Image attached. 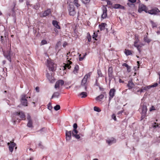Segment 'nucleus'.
Wrapping results in <instances>:
<instances>
[{"label":"nucleus","instance_id":"nucleus-1","mask_svg":"<svg viewBox=\"0 0 160 160\" xmlns=\"http://www.w3.org/2000/svg\"><path fill=\"white\" fill-rule=\"evenodd\" d=\"M69 14L70 16H73L76 13L75 8L73 5L70 4L68 8Z\"/></svg>","mask_w":160,"mask_h":160},{"label":"nucleus","instance_id":"nucleus-2","mask_svg":"<svg viewBox=\"0 0 160 160\" xmlns=\"http://www.w3.org/2000/svg\"><path fill=\"white\" fill-rule=\"evenodd\" d=\"M90 75L89 74H86L82 80L81 85L84 86L85 89H86V82H87V79L88 78L90 77Z\"/></svg>","mask_w":160,"mask_h":160},{"label":"nucleus","instance_id":"nucleus-3","mask_svg":"<svg viewBox=\"0 0 160 160\" xmlns=\"http://www.w3.org/2000/svg\"><path fill=\"white\" fill-rule=\"evenodd\" d=\"M28 97H26V95L25 94H22L21 96V103L22 105L25 106H28V102L27 98Z\"/></svg>","mask_w":160,"mask_h":160},{"label":"nucleus","instance_id":"nucleus-4","mask_svg":"<svg viewBox=\"0 0 160 160\" xmlns=\"http://www.w3.org/2000/svg\"><path fill=\"white\" fill-rule=\"evenodd\" d=\"M47 65L48 67L50 70L52 71L54 70L55 64L50 61L48 59L47 60Z\"/></svg>","mask_w":160,"mask_h":160},{"label":"nucleus","instance_id":"nucleus-5","mask_svg":"<svg viewBox=\"0 0 160 160\" xmlns=\"http://www.w3.org/2000/svg\"><path fill=\"white\" fill-rule=\"evenodd\" d=\"M116 92V90L114 88H112L111 89L109 92V102L108 103V106H109V104L110 102V101L112 99V98H113L114 96L115 93Z\"/></svg>","mask_w":160,"mask_h":160},{"label":"nucleus","instance_id":"nucleus-6","mask_svg":"<svg viewBox=\"0 0 160 160\" xmlns=\"http://www.w3.org/2000/svg\"><path fill=\"white\" fill-rule=\"evenodd\" d=\"M142 116L141 118L142 119H143L146 116V114L147 112V108L146 105L145 104H143L142 107Z\"/></svg>","mask_w":160,"mask_h":160},{"label":"nucleus","instance_id":"nucleus-7","mask_svg":"<svg viewBox=\"0 0 160 160\" xmlns=\"http://www.w3.org/2000/svg\"><path fill=\"white\" fill-rule=\"evenodd\" d=\"M3 54L4 57L7 58L10 62H11V56H12L11 51L10 50L7 52H3Z\"/></svg>","mask_w":160,"mask_h":160},{"label":"nucleus","instance_id":"nucleus-8","mask_svg":"<svg viewBox=\"0 0 160 160\" xmlns=\"http://www.w3.org/2000/svg\"><path fill=\"white\" fill-rule=\"evenodd\" d=\"M116 142V139L115 138L112 137L108 138L106 140V142L109 145H111L112 144L115 143Z\"/></svg>","mask_w":160,"mask_h":160},{"label":"nucleus","instance_id":"nucleus-9","mask_svg":"<svg viewBox=\"0 0 160 160\" xmlns=\"http://www.w3.org/2000/svg\"><path fill=\"white\" fill-rule=\"evenodd\" d=\"M14 115L15 117L17 118V119H18V117H19L22 120L24 119L25 117L24 114L22 112H16L15 113Z\"/></svg>","mask_w":160,"mask_h":160},{"label":"nucleus","instance_id":"nucleus-10","mask_svg":"<svg viewBox=\"0 0 160 160\" xmlns=\"http://www.w3.org/2000/svg\"><path fill=\"white\" fill-rule=\"evenodd\" d=\"M64 82L62 80H59L57 81L55 83V88L56 89L59 88L60 86H62L64 84Z\"/></svg>","mask_w":160,"mask_h":160},{"label":"nucleus","instance_id":"nucleus-11","mask_svg":"<svg viewBox=\"0 0 160 160\" xmlns=\"http://www.w3.org/2000/svg\"><path fill=\"white\" fill-rule=\"evenodd\" d=\"M147 8L144 5L142 4L139 5L138 9V11L139 12L141 13L142 11L147 12Z\"/></svg>","mask_w":160,"mask_h":160},{"label":"nucleus","instance_id":"nucleus-12","mask_svg":"<svg viewBox=\"0 0 160 160\" xmlns=\"http://www.w3.org/2000/svg\"><path fill=\"white\" fill-rule=\"evenodd\" d=\"M8 145L9 146V151L12 152L13 151L14 148L16 146V144L13 142H10L8 143Z\"/></svg>","mask_w":160,"mask_h":160},{"label":"nucleus","instance_id":"nucleus-13","mask_svg":"<svg viewBox=\"0 0 160 160\" xmlns=\"http://www.w3.org/2000/svg\"><path fill=\"white\" fill-rule=\"evenodd\" d=\"M113 70L112 68L111 67L108 68V76L109 77V80H111V79L113 78V76L112 75Z\"/></svg>","mask_w":160,"mask_h":160},{"label":"nucleus","instance_id":"nucleus-14","mask_svg":"<svg viewBox=\"0 0 160 160\" xmlns=\"http://www.w3.org/2000/svg\"><path fill=\"white\" fill-rule=\"evenodd\" d=\"M72 132L71 131H66V138L67 141H69L71 139V134Z\"/></svg>","mask_w":160,"mask_h":160},{"label":"nucleus","instance_id":"nucleus-15","mask_svg":"<svg viewBox=\"0 0 160 160\" xmlns=\"http://www.w3.org/2000/svg\"><path fill=\"white\" fill-rule=\"evenodd\" d=\"M158 12H159V10L157 8H155L151 10H149L147 12L148 13L152 15L156 14Z\"/></svg>","mask_w":160,"mask_h":160},{"label":"nucleus","instance_id":"nucleus-16","mask_svg":"<svg viewBox=\"0 0 160 160\" xmlns=\"http://www.w3.org/2000/svg\"><path fill=\"white\" fill-rule=\"evenodd\" d=\"M78 132V131L75 129H73V130L72 131V134L73 137H74L77 139H79L80 138V137L79 134H77Z\"/></svg>","mask_w":160,"mask_h":160},{"label":"nucleus","instance_id":"nucleus-17","mask_svg":"<svg viewBox=\"0 0 160 160\" xmlns=\"http://www.w3.org/2000/svg\"><path fill=\"white\" fill-rule=\"evenodd\" d=\"M51 13V10L50 9H48L42 13V17H45L48 16Z\"/></svg>","mask_w":160,"mask_h":160},{"label":"nucleus","instance_id":"nucleus-18","mask_svg":"<svg viewBox=\"0 0 160 160\" xmlns=\"http://www.w3.org/2000/svg\"><path fill=\"white\" fill-rule=\"evenodd\" d=\"M139 40L138 38L134 42V46L136 47L138 51L140 52V48L141 46H140V45L138 44V43L139 42Z\"/></svg>","mask_w":160,"mask_h":160},{"label":"nucleus","instance_id":"nucleus-19","mask_svg":"<svg viewBox=\"0 0 160 160\" xmlns=\"http://www.w3.org/2000/svg\"><path fill=\"white\" fill-rule=\"evenodd\" d=\"M67 63H66L64 66V69L65 70L67 68L68 69H69L71 68V66L70 65L72 63V62L68 60Z\"/></svg>","mask_w":160,"mask_h":160},{"label":"nucleus","instance_id":"nucleus-20","mask_svg":"<svg viewBox=\"0 0 160 160\" xmlns=\"http://www.w3.org/2000/svg\"><path fill=\"white\" fill-rule=\"evenodd\" d=\"M103 13L102 15V18L103 19H104L106 18L107 16V9L106 8L103 7L102 9Z\"/></svg>","mask_w":160,"mask_h":160},{"label":"nucleus","instance_id":"nucleus-21","mask_svg":"<svg viewBox=\"0 0 160 160\" xmlns=\"http://www.w3.org/2000/svg\"><path fill=\"white\" fill-rule=\"evenodd\" d=\"M134 83L132 82V80H129L128 83L127 85L129 89L132 88L134 86Z\"/></svg>","mask_w":160,"mask_h":160},{"label":"nucleus","instance_id":"nucleus-22","mask_svg":"<svg viewBox=\"0 0 160 160\" xmlns=\"http://www.w3.org/2000/svg\"><path fill=\"white\" fill-rule=\"evenodd\" d=\"M27 119L28 120V123L27 124V126L29 128H32V122L30 118V116H28L27 118Z\"/></svg>","mask_w":160,"mask_h":160},{"label":"nucleus","instance_id":"nucleus-23","mask_svg":"<svg viewBox=\"0 0 160 160\" xmlns=\"http://www.w3.org/2000/svg\"><path fill=\"white\" fill-rule=\"evenodd\" d=\"M136 0H128L127 5L129 7H131L133 6V3L136 2Z\"/></svg>","mask_w":160,"mask_h":160},{"label":"nucleus","instance_id":"nucleus-24","mask_svg":"<svg viewBox=\"0 0 160 160\" xmlns=\"http://www.w3.org/2000/svg\"><path fill=\"white\" fill-rule=\"evenodd\" d=\"M47 77L51 82H54V77L52 76H51L49 73H47Z\"/></svg>","mask_w":160,"mask_h":160},{"label":"nucleus","instance_id":"nucleus-25","mask_svg":"<svg viewBox=\"0 0 160 160\" xmlns=\"http://www.w3.org/2000/svg\"><path fill=\"white\" fill-rule=\"evenodd\" d=\"M106 24L105 23H102L101 24L99 25V27L100 30L102 31L104 30L105 29V27Z\"/></svg>","mask_w":160,"mask_h":160},{"label":"nucleus","instance_id":"nucleus-26","mask_svg":"<svg viewBox=\"0 0 160 160\" xmlns=\"http://www.w3.org/2000/svg\"><path fill=\"white\" fill-rule=\"evenodd\" d=\"M52 24L53 26L57 29H60V27L58 25V22L57 21L55 20H53L52 22Z\"/></svg>","mask_w":160,"mask_h":160},{"label":"nucleus","instance_id":"nucleus-27","mask_svg":"<svg viewBox=\"0 0 160 160\" xmlns=\"http://www.w3.org/2000/svg\"><path fill=\"white\" fill-rule=\"evenodd\" d=\"M79 70V66L78 65H76L75 66L73 72L75 74H76L78 72V71Z\"/></svg>","mask_w":160,"mask_h":160},{"label":"nucleus","instance_id":"nucleus-28","mask_svg":"<svg viewBox=\"0 0 160 160\" xmlns=\"http://www.w3.org/2000/svg\"><path fill=\"white\" fill-rule=\"evenodd\" d=\"M60 95V93L58 92H55L53 95L52 96V98H58L59 95Z\"/></svg>","mask_w":160,"mask_h":160},{"label":"nucleus","instance_id":"nucleus-29","mask_svg":"<svg viewBox=\"0 0 160 160\" xmlns=\"http://www.w3.org/2000/svg\"><path fill=\"white\" fill-rule=\"evenodd\" d=\"M104 98V95L103 94H101L96 98V99L97 101H100Z\"/></svg>","mask_w":160,"mask_h":160},{"label":"nucleus","instance_id":"nucleus-30","mask_svg":"<svg viewBox=\"0 0 160 160\" xmlns=\"http://www.w3.org/2000/svg\"><path fill=\"white\" fill-rule=\"evenodd\" d=\"M73 3L75 5L77 8L79 7L80 5L79 3V1L78 0H74L73 1Z\"/></svg>","mask_w":160,"mask_h":160},{"label":"nucleus","instance_id":"nucleus-31","mask_svg":"<svg viewBox=\"0 0 160 160\" xmlns=\"http://www.w3.org/2000/svg\"><path fill=\"white\" fill-rule=\"evenodd\" d=\"M125 53L127 56L131 55L132 54L131 50L127 49L125 50Z\"/></svg>","mask_w":160,"mask_h":160},{"label":"nucleus","instance_id":"nucleus-32","mask_svg":"<svg viewBox=\"0 0 160 160\" xmlns=\"http://www.w3.org/2000/svg\"><path fill=\"white\" fill-rule=\"evenodd\" d=\"M80 95V96H82L81 97L82 98H84L86 97L87 96V92H81Z\"/></svg>","mask_w":160,"mask_h":160},{"label":"nucleus","instance_id":"nucleus-33","mask_svg":"<svg viewBox=\"0 0 160 160\" xmlns=\"http://www.w3.org/2000/svg\"><path fill=\"white\" fill-rule=\"evenodd\" d=\"M82 3L85 4H88L90 2V0H81Z\"/></svg>","mask_w":160,"mask_h":160},{"label":"nucleus","instance_id":"nucleus-34","mask_svg":"<svg viewBox=\"0 0 160 160\" xmlns=\"http://www.w3.org/2000/svg\"><path fill=\"white\" fill-rule=\"evenodd\" d=\"M120 4H114L113 6V8L115 9H119Z\"/></svg>","mask_w":160,"mask_h":160},{"label":"nucleus","instance_id":"nucleus-35","mask_svg":"<svg viewBox=\"0 0 160 160\" xmlns=\"http://www.w3.org/2000/svg\"><path fill=\"white\" fill-rule=\"evenodd\" d=\"M144 41L147 43H149L151 41V40L150 39H149L148 38L147 36L144 37Z\"/></svg>","mask_w":160,"mask_h":160},{"label":"nucleus","instance_id":"nucleus-36","mask_svg":"<svg viewBox=\"0 0 160 160\" xmlns=\"http://www.w3.org/2000/svg\"><path fill=\"white\" fill-rule=\"evenodd\" d=\"M60 108V107L59 105H57L54 107V109L56 111H58Z\"/></svg>","mask_w":160,"mask_h":160},{"label":"nucleus","instance_id":"nucleus-37","mask_svg":"<svg viewBox=\"0 0 160 160\" xmlns=\"http://www.w3.org/2000/svg\"><path fill=\"white\" fill-rule=\"evenodd\" d=\"M158 124L156 122L154 123L152 125V127L154 128H155L158 127Z\"/></svg>","mask_w":160,"mask_h":160},{"label":"nucleus","instance_id":"nucleus-38","mask_svg":"<svg viewBox=\"0 0 160 160\" xmlns=\"http://www.w3.org/2000/svg\"><path fill=\"white\" fill-rule=\"evenodd\" d=\"M94 111L98 112H99L101 111L100 109L99 108L97 107H94Z\"/></svg>","mask_w":160,"mask_h":160},{"label":"nucleus","instance_id":"nucleus-39","mask_svg":"<svg viewBox=\"0 0 160 160\" xmlns=\"http://www.w3.org/2000/svg\"><path fill=\"white\" fill-rule=\"evenodd\" d=\"M87 38L88 41L89 42H90L91 41V37L90 35V34H89V33H87Z\"/></svg>","mask_w":160,"mask_h":160},{"label":"nucleus","instance_id":"nucleus-40","mask_svg":"<svg viewBox=\"0 0 160 160\" xmlns=\"http://www.w3.org/2000/svg\"><path fill=\"white\" fill-rule=\"evenodd\" d=\"M33 8L36 10H38L39 9L38 4L37 3L36 5L33 6Z\"/></svg>","mask_w":160,"mask_h":160},{"label":"nucleus","instance_id":"nucleus-41","mask_svg":"<svg viewBox=\"0 0 160 160\" xmlns=\"http://www.w3.org/2000/svg\"><path fill=\"white\" fill-rule=\"evenodd\" d=\"M98 72V74L99 77H102V72L101 71V70L99 69L97 71Z\"/></svg>","mask_w":160,"mask_h":160},{"label":"nucleus","instance_id":"nucleus-42","mask_svg":"<svg viewBox=\"0 0 160 160\" xmlns=\"http://www.w3.org/2000/svg\"><path fill=\"white\" fill-rule=\"evenodd\" d=\"M47 41H46L45 40H42L41 42V45H42L47 44Z\"/></svg>","mask_w":160,"mask_h":160},{"label":"nucleus","instance_id":"nucleus-43","mask_svg":"<svg viewBox=\"0 0 160 160\" xmlns=\"http://www.w3.org/2000/svg\"><path fill=\"white\" fill-rule=\"evenodd\" d=\"M48 108L49 110H51L52 108V104L51 102H49L48 105Z\"/></svg>","mask_w":160,"mask_h":160},{"label":"nucleus","instance_id":"nucleus-44","mask_svg":"<svg viewBox=\"0 0 160 160\" xmlns=\"http://www.w3.org/2000/svg\"><path fill=\"white\" fill-rule=\"evenodd\" d=\"M98 36V34L97 32H94L93 35V38H95V40H96V38H97Z\"/></svg>","mask_w":160,"mask_h":160},{"label":"nucleus","instance_id":"nucleus-45","mask_svg":"<svg viewBox=\"0 0 160 160\" xmlns=\"http://www.w3.org/2000/svg\"><path fill=\"white\" fill-rule=\"evenodd\" d=\"M147 90V88L142 87L140 90V92L142 93L144 92V90Z\"/></svg>","mask_w":160,"mask_h":160},{"label":"nucleus","instance_id":"nucleus-46","mask_svg":"<svg viewBox=\"0 0 160 160\" xmlns=\"http://www.w3.org/2000/svg\"><path fill=\"white\" fill-rule=\"evenodd\" d=\"M106 2L108 5H112V3L111 2V1L109 0H107Z\"/></svg>","mask_w":160,"mask_h":160},{"label":"nucleus","instance_id":"nucleus-47","mask_svg":"<svg viewBox=\"0 0 160 160\" xmlns=\"http://www.w3.org/2000/svg\"><path fill=\"white\" fill-rule=\"evenodd\" d=\"M150 22L152 24V28H154V27H156V24L153 21H151Z\"/></svg>","mask_w":160,"mask_h":160},{"label":"nucleus","instance_id":"nucleus-48","mask_svg":"<svg viewBox=\"0 0 160 160\" xmlns=\"http://www.w3.org/2000/svg\"><path fill=\"white\" fill-rule=\"evenodd\" d=\"M112 118L114 120H116V116L115 114H113L112 116Z\"/></svg>","mask_w":160,"mask_h":160},{"label":"nucleus","instance_id":"nucleus-49","mask_svg":"<svg viewBox=\"0 0 160 160\" xmlns=\"http://www.w3.org/2000/svg\"><path fill=\"white\" fill-rule=\"evenodd\" d=\"M73 128L74 129L76 130V128H77V125L76 123H74L73 125Z\"/></svg>","mask_w":160,"mask_h":160},{"label":"nucleus","instance_id":"nucleus-50","mask_svg":"<svg viewBox=\"0 0 160 160\" xmlns=\"http://www.w3.org/2000/svg\"><path fill=\"white\" fill-rule=\"evenodd\" d=\"M99 83L98 82V80L97 79L96 80V82L94 84V85L97 86H99Z\"/></svg>","mask_w":160,"mask_h":160},{"label":"nucleus","instance_id":"nucleus-51","mask_svg":"<svg viewBox=\"0 0 160 160\" xmlns=\"http://www.w3.org/2000/svg\"><path fill=\"white\" fill-rule=\"evenodd\" d=\"M158 85V84L157 83H155L151 85V86L152 87H155L157 86Z\"/></svg>","mask_w":160,"mask_h":160},{"label":"nucleus","instance_id":"nucleus-52","mask_svg":"<svg viewBox=\"0 0 160 160\" xmlns=\"http://www.w3.org/2000/svg\"><path fill=\"white\" fill-rule=\"evenodd\" d=\"M39 88L38 87H37L35 88V90L36 92H39Z\"/></svg>","mask_w":160,"mask_h":160},{"label":"nucleus","instance_id":"nucleus-53","mask_svg":"<svg viewBox=\"0 0 160 160\" xmlns=\"http://www.w3.org/2000/svg\"><path fill=\"white\" fill-rule=\"evenodd\" d=\"M119 9H125V7L122 5H120V6H119Z\"/></svg>","mask_w":160,"mask_h":160},{"label":"nucleus","instance_id":"nucleus-54","mask_svg":"<svg viewBox=\"0 0 160 160\" xmlns=\"http://www.w3.org/2000/svg\"><path fill=\"white\" fill-rule=\"evenodd\" d=\"M127 68L128 71V72H130V67L129 66H128V67H127Z\"/></svg>","mask_w":160,"mask_h":160},{"label":"nucleus","instance_id":"nucleus-55","mask_svg":"<svg viewBox=\"0 0 160 160\" xmlns=\"http://www.w3.org/2000/svg\"><path fill=\"white\" fill-rule=\"evenodd\" d=\"M128 65L126 63H123L122 64V66H124V67H128Z\"/></svg>","mask_w":160,"mask_h":160},{"label":"nucleus","instance_id":"nucleus-56","mask_svg":"<svg viewBox=\"0 0 160 160\" xmlns=\"http://www.w3.org/2000/svg\"><path fill=\"white\" fill-rule=\"evenodd\" d=\"M38 146L40 147L41 148H43V146L42 145L41 142H40L38 144Z\"/></svg>","mask_w":160,"mask_h":160},{"label":"nucleus","instance_id":"nucleus-57","mask_svg":"<svg viewBox=\"0 0 160 160\" xmlns=\"http://www.w3.org/2000/svg\"><path fill=\"white\" fill-rule=\"evenodd\" d=\"M145 88H147V89H149L151 88H152L151 85H149L148 86H147V87H145Z\"/></svg>","mask_w":160,"mask_h":160},{"label":"nucleus","instance_id":"nucleus-58","mask_svg":"<svg viewBox=\"0 0 160 160\" xmlns=\"http://www.w3.org/2000/svg\"><path fill=\"white\" fill-rule=\"evenodd\" d=\"M26 5L28 7L29 6H31V5L29 4V2H26Z\"/></svg>","mask_w":160,"mask_h":160},{"label":"nucleus","instance_id":"nucleus-59","mask_svg":"<svg viewBox=\"0 0 160 160\" xmlns=\"http://www.w3.org/2000/svg\"><path fill=\"white\" fill-rule=\"evenodd\" d=\"M84 58L83 57H79V60L80 61H82Z\"/></svg>","mask_w":160,"mask_h":160},{"label":"nucleus","instance_id":"nucleus-60","mask_svg":"<svg viewBox=\"0 0 160 160\" xmlns=\"http://www.w3.org/2000/svg\"><path fill=\"white\" fill-rule=\"evenodd\" d=\"M1 41L2 42L3 41V38L2 36H1Z\"/></svg>","mask_w":160,"mask_h":160},{"label":"nucleus","instance_id":"nucleus-61","mask_svg":"<svg viewBox=\"0 0 160 160\" xmlns=\"http://www.w3.org/2000/svg\"><path fill=\"white\" fill-rule=\"evenodd\" d=\"M154 109H154V107H153V106H152V109H150V111H152V110H154Z\"/></svg>","mask_w":160,"mask_h":160},{"label":"nucleus","instance_id":"nucleus-62","mask_svg":"<svg viewBox=\"0 0 160 160\" xmlns=\"http://www.w3.org/2000/svg\"><path fill=\"white\" fill-rule=\"evenodd\" d=\"M33 158L32 157H31L29 159H28V160H33Z\"/></svg>","mask_w":160,"mask_h":160},{"label":"nucleus","instance_id":"nucleus-63","mask_svg":"<svg viewBox=\"0 0 160 160\" xmlns=\"http://www.w3.org/2000/svg\"><path fill=\"white\" fill-rule=\"evenodd\" d=\"M119 82H123L122 81V80L121 79H119Z\"/></svg>","mask_w":160,"mask_h":160},{"label":"nucleus","instance_id":"nucleus-64","mask_svg":"<svg viewBox=\"0 0 160 160\" xmlns=\"http://www.w3.org/2000/svg\"><path fill=\"white\" fill-rule=\"evenodd\" d=\"M13 120L14 123V124H15L16 123V122H17V121L15 120H14V118H13Z\"/></svg>","mask_w":160,"mask_h":160}]
</instances>
